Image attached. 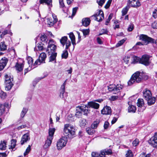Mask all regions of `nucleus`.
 <instances>
[{
  "mask_svg": "<svg viewBox=\"0 0 157 157\" xmlns=\"http://www.w3.org/2000/svg\"><path fill=\"white\" fill-rule=\"evenodd\" d=\"M128 4L133 7L140 6V2L137 0H129Z\"/></svg>",
  "mask_w": 157,
  "mask_h": 157,
  "instance_id": "14",
  "label": "nucleus"
},
{
  "mask_svg": "<svg viewBox=\"0 0 157 157\" xmlns=\"http://www.w3.org/2000/svg\"><path fill=\"white\" fill-rule=\"evenodd\" d=\"M139 141L137 139H136L132 142V144L134 146H136L139 144Z\"/></svg>",
  "mask_w": 157,
  "mask_h": 157,
  "instance_id": "50",
  "label": "nucleus"
},
{
  "mask_svg": "<svg viewBox=\"0 0 157 157\" xmlns=\"http://www.w3.org/2000/svg\"><path fill=\"white\" fill-rule=\"evenodd\" d=\"M112 150L110 149H105L101 151V154L102 155L101 156H104L105 155H109L112 154Z\"/></svg>",
  "mask_w": 157,
  "mask_h": 157,
  "instance_id": "22",
  "label": "nucleus"
},
{
  "mask_svg": "<svg viewBox=\"0 0 157 157\" xmlns=\"http://www.w3.org/2000/svg\"><path fill=\"white\" fill-rule=\"evenodd\" d=\"M52 15L53 18V21L52 19H48L47 21L48 24L50 26H53L58 21V19L56 15L54 14H53Z\"/></svg>",
  "mask_w": 157,
  "mask_h": 157,
  "instance_id": "17",
  "label": "nucleus"
},
{
  "mask_svg": "<svg viewBox=\"0 0 157 157\" xmlns=\"http://www.w3.org/2000/svg\"><path fill=\"white\" fill-rule=\"evenodd\" d=\"M48 75V73L47 72H45V75L43 77L40 78H38L35 79L34 80L33 82V85L34 87H35L37 82L41 79L44 78L45 77H47Z\"/></svg>",
  "mask_w": 157,
  "mask_h": 157,
  "instance_id": "23",
  "label": "nucleus"
},
{
  "mask_svg": "<svg viewBox=\"0 0 157 157\" xmlns=\"http://www.w3.org/2000/svg\"><path fill=\"white\" fill-rule=\"evenodd\" d=\"M126 40V39L125 38L119 41L117 44L116 45V47H118L122 45L125 42Z\"/></svg>",
  "mask_w": 157,
  "mask_h": 157,
  "instance_id": "41",
  "label": "nucleus"
},
{
  "mask_svg": "<svg viewBox=\"0 0 157 157\" xmlns=\"http://www.w3.org/2000/svg\"><path fill=\"white\" fill-rule=\"evenodd\" d=\"M83 106H78L77 107L76 109V113L75 114L76 117L78 118H79L82 115V113Z\"/></svg>",
  "mask_w": 157,
  "mask_h": 157,
  "instance_id": "19",
  "label": "nucleus"
},
{
  "mask_svg": "<svg viewBox=\"0 0 157 157\" xmlns=\"http://www.w3.org/2000/svg\"><path fill=\"white\" fill-rule=\"evenodd\" d=\"M92 157H101V156L100 154H98L95 152H92L91 154Z\"/></svg>",
  "mask_w": 157,
  "mask_h": 157,
  "instance_id": "53",
  "label": "nucleus"
},
{
  "mask_svg": "<svg viewBox=\"0 0 157 157\" xmlns=\"http://www.w3.org/2000/svg\"><path fill=\"white\" fill-rule=\"evenodd\" d=\"M94 17L95 20L99 22L101 21L102 20V17L103 19L104 18L103 11L101 10H99L98 12L90 17L92 19Z\"/></svg>",
  "mask_w": 157,
  "mask_h": 157,
  "instance_id": "9",
  "label": "nucleus"
},
{
  "mask_svg": "<svg viewBox=\"0 0 157 157\" xmlns=\"http://www.w3.org/2000/svg\"><path fill=\"white\" fill-rule=\"evenodd\" d=\"M153 16L154 18H156L157 17V10L155 9L153 12Z\"/></svg>",
  "mask_w": 157,
  "mask_h": 157,
  "instance_id": "61",
  "label": "nucleus"
},
{
  "mask_svg": "<svg viewBox=\"0 0 157 157\" xmlns=\"http://www.w3.org/2000/svg\"><path fill=\"white\" fill-rule=\"evenodd\" d=\"M137 105L139 107L141 108L144 105V102L143 99H139L136 103Z\"/></svg>",
  "mask_w": 157,
  "mask_h": 157,
  "instance_id": "31",
  "label": "nucleus"
},
{
  "mask_svg": "<svg viewBox=\"0 0 157 157\" xmlns=\"http://www.w3.org/2000/svg\"><path fill=\"white\" fill-rule=\"evenodd\" d=\"M6 153H0V157H6Z\"/></svg>",
  "mask_w": 157,
  "mask_h": 157,
  "instance_id": "64",
  "label": "nucleus"
},
{
  "mask_svg": "<svg viewBox=\"0 0 157 157\" xmlns=\"http://www.w3.org/2000/svg\"><path fill=\"white\" fill-rule=\"evenodd\" d=\"M133 155L132 151L131 150H128L126 154V157H133Z\"/></svg>",
  "mask_w": 157,
  "mask_h": 157,
  "instance_id": "48",
  "label": "nucleus"
},
{
  "mask_svg": "<svg viewBox=\"0 0 157 157\" xmlns=\"http://www.w3.org/2000/svg\"><path fill=\"white\" fill-rule=\"evenodd\" d=\"M117 118L114 117L113 118V120L112 121H111V123H112V124H114V123H115L117 121Z\"/></svg>",
  "mask_w": 157,
  "mask_h": 157,
  "instance_id": "63",
  "label": "nucleus"
},
{
  "mask_svg": "<svg viewBox=\"0 0 157 157\" xmlns=\"http://www.w3.org/2000/svg\"><path fill=\"white\" fill-rule=\"evenodd\" d=\"M78 9V7H75L73 8L72 10V13L71 16L72 17H73L75 15Z\"/></svg>",
  "mask_w": 157,
  "mask_h": 157,
  "instance_id": "52",
  "label": "nucleus"
},
{
  "mask_svg": "<svg viewBox=\"0 0 157 157\" xmlns=\"http://www.w3.org/2000/svg\"><path fill=\"white\" fill-rule=\"evenodd\" d=\"M68 38L67 36H64L62 37L60 40V43L64 47L66 44V48L65 50L63 51V53L62 54V57L63 58L67 59L68 56V52L67 49H69L70 46H71V41L69 40H67Z\"/></svg>",
  "mask_w": 157,
  "mask_h": 157,
  "instance_id": "2",
  "label": "nucleus"
},
{
  "mask_svg": "<svg viewBox=\"0 0 157 157\" xmlns=\"http://www.w3.org/2000/svg\"><path fill=\"white\" fill-rule=\"evenodd\" d=\"M42 43H38L37 44V45L36 46V47L34 48V50L35 51L36 50H40L42 51L44 49V47Z\"/></svg>",
  "mask_w": 157,
  "mask_h": 157,
  "instance_id": "28",
  "label": "nucleus"
},
{
  "mask_svg": "<svg viewBox=\"0 0 157 157\" xmlns=\"http://www.w3.org/2000/svg\"><path fill=\"white\" fill-rule=\"evenodd\" d=\"M64 135L63 137L57 142V147L58 150H61L65 146L67 142V138L71 139L75 136V128L69 124H65L63 129Z\"/></svg>",
  "mask_w": 157,
  "mask_h": 157,
  "instance_id": "1",
  "label": "nucleus"
},
{
  "mask_svg": "<svg viewBox=\"0 0 157 157\" xmlns=\"http://www.w3.org/2000/svg\"><path fill=\"white\" fill-rule=\"evenodd\" d=\"M52 0H40V3L42 4L45 3L48 6H52Z\"/></svg>",
  "mask_w": 157,
  "mask_h": 157,
  "instance_id": "36",
  "label": "nucleus"
},
{
  "mask_svg": "<svg viewBox=\"0 0 157 157\" xmlns=\"http://www.w3.org/2000/svg\"><path fill=\"white\" fill-rule=\"evenodd\" d=\"M65 89H60V90L59 96L61 98L65 100L66 98V94L65 93Z\"/></svg>",
  "mask_w": 157,
  "mask_h": 157,
  "instance_id": "30",
  "label": "nucleus"
},
{
  "mask_svg": "<svg viewBox=\"0 0 157 157\" xmlns=\"http://www.w3.org/2000/svg\"><path fill=\"white\" fill-rule=\"evenodd\" d=\"M81 31L82 32L83 35L85 36L88 35L89 33L90 30L89 29H82Z\"/></svg>",
  "mask_w": 157,
  "mask_h": 157,
  "instance_id": "40",
  "label": "nucleus"
},
{
  "mask_svg": "<svg viewBox=\"0 0 157 157\" xmlns=\"http://www.w3.org/2000/svg\"><path fill=\"white\" fill-rule=\"evenodd\" d=\"M109 125V123L107 121H105V122L104 127L105 129H107Z\"/></svg>",
  "mask_w": 157,
  "mask_h": 157,
  "instance_id": "59",
  "label": "nucleus"
},
{
  "mask_svg": "<svg viewBox=\"0 0 157 157\" xmlns=\"http://www.w3.org/2000/svg\"><path fill=\"white\" fill-rule=\"evenodd\" d=\"M31 150V146L30 145H29L28 147L26 148V151L24 152V156L26 155L27 154H28L30 151Z\"/></svg>",
  "mask_w": 157,
  "mask_h": 157,
  "instance_id": "46",
  "label": "nucleus"
},
{
  "mask_svg": "<svg viewBox=\"0 0 157 157\" xmlns=\"http://www.w3.org/2000/svg\"><path fill=\"white\" fill-rule=\"evenodd\" d=\"M151 98L148 99L146 100L147 101V103L149 105H151L154 104L156 100L155 98L154 97H152V95L151 96Z\"/></svg>",
  "mask_w": 157,
  "mask_h": 157,
  "instance_id": "27",
  "label": "nucleus"
},
{
  "mask_svg": "<svg viewBox=\"0 0 157 157\" xmlns=\"http://www.w3.org/2000/svg\"><path fill=\"white\" fill-rule=\"evenodd\" d=\"M108 90L109 91H113L114 94H120V90H121L123 86L121 85L111 84L108 86Z\"/></svg>",
  "mask_w": 157,
  "mask_h": 157,
  "instance_id": "7",
  "label": "nucleus"
},
{
  "mask_svg": "<svg viewBox=\"0 0 157 157\" xmlns=\"http://www.w3.org/2000/svg\"><path fill=\"white\" fill-rule=\"evenodd\" d=\"M129 112H132L134 113L136 110V107L133 105H129L128 108Z\"/></svg>",
  "mask_w": 157,
  "mask_h": 157,
  "instance_id": "34",
  "label": "nucleus"
},
{
  "mask_svg": "<svg viewBox=\"0 0 157 157\" xmlns=\"http://www.w3.org/2000/svg\"><path fill=\"white\" fill-rule=\"evenodd\" d=\"M28 62V64L30 65H32L33 64V59L31 57H29L27 58Z\"/></svg>",
  "mask_w": 157,
  "mask_h": 157,
  "instance_id": "47",
  "label": "nucleus"
},
{
  "mask_svg": "<svg viewBox=\"0 0 157 157\" xmlns=\"http://www.w3.org/2000/svg\"><path fill=\"white\" fill-rule=\"evenodd\" d=\"M69 37L70 38L71 41L75 40V36L72 33H70Z\"/></svg>",
  "mask_w": 157,
  "mask_h": 157,
  "instance_id": "56",
  "label": "nucleus"
},
{
  "mask_svg": "<svg viewBox=\"0 0 157 157\" xmlns=\"http://www.w3.org/2000/svg\"><path fill=\"white\" fill-rule=\"evenodd\" d=\"M87 108L91 107L95 109H98L99 107V105L93 101H90L88 103Z\"/></svg>",
  "mask_w": 157,
  "mask_h": 157,
  "instance_id": "18",
  "label": "nucleus"
},
{
  "mask_svg": "<svg viewBox=\"0 0 157 157\" xmlns=\"http://www.w3.org/2000/svg\"><path fill=\"white\" fill-rule=\"evenodd\" d=\"M100 121L98 120H96L94 121L91 125V127L93 128H96L99 123Z\"/></svg>",
  "mask_w": 157,
  "mask_h": 157,
  "instance_id": "38",
  "label": "nucleus"
},
{
  "mask_svg": "<svg viewBox=\"0 0 157 157\" xmlns=\"http://www.w3.org/2000/svg\"><path fill=\"white\" fill-rule=\"evenodd\" d=\"M105 0H97L96 2L98 4L99 6L101 7L105 3Z\"/></svg>",
  "mask_w": 157,
  "mask_h": 157,
  "instance_id": "44",
  "label": "nucleus"
},
{
  "mask_svg": "<svg viewBox=\"0 0 157 157\" xmlns=\"http://www.w3.org/2000/svg\"><path fill=\"white\" fill-rule=\"evenodd\" d=\"M5 111L4 107L2 104L0 105V116L2 115Z\"/></svg>",
  "mask_w": 157,
  "mask_h": 157,
  "instance_id": "45",
  "label": "nucleus"
},
{
  "mask_svg": "<svg viewBox=\"0 0 157 157\" xmlns=\"http://www.w3.org/2000/svg\"><path fill=\"white\" fill-rule=\"evenodd\" d=\"M7 46L4 42H2L0 43V49L1 51H3L6 50Z\"/></svg>",
  "mask_w": 157,
  "mask_h": 157,
  "instance_id": "33",
  "label": "nucleus"
},
{
  "mask_svg": "<svg viewBox=\"0 0 157 157\" xmlns=\"http://www.w3.org/2000/svg\"><path fill=\"white\" fill-rule=\"evenodd\" d=\"M40 39L42 42H46L48 41L47 36L45 34L41 35L40 36Z\"/></svg>",
  "mask_w": 157,
  "mask_h": 157,
  "instance_id": "39",
  "label": "nucleus"
},
{
  "mask_svg": "<svg viewBox=\"0 0 157 157\" xmlns=\"http://www.w3.org/2000/svg\"><path fill=\"white\" fill-rule=\"evenodd\" d=\"M16 140H15V139H13L11 140V145L10 147L12 149H13L16 146Z\"/></svg>",
  "mask_w": 157,
  "mask_h": 157,
  "instance_id": "42",
  "label": "nucleus"
},
{
  "mask_svg": "<svg viewBox=\"0 0 157 157\" xmlns=\"http://www.w3.org/2000/svg\"><path fill=\"white\" fill-rule=\"evenodd\" d=\"M151 26L153 29H157V21H155L152 23Z\"/></svg>",
  "mask_w": 157,
  "mask_h": 157,
  "instance_id": "58",
  "label": "nucleus"
},
{
  "mask_svg": "<svg viewBox=\"0 0 157 157\" xmlns=\"http://www.w3.org/2000/svg\"><path fill=\"white\" fill-rule=\"evenodd\" d=\"M90 20L89 18H84L82 19V25L85 27L87 26L90 24Z\"/></svg>",
  "mask_w": 157,
  "mask_h": 157,
  "instance_id": "21",
  "label": "nucleus"
},
{
  "mask_svg": "<svg viewBox=\"0 0 157 157\" xmlns=\"http://www.w3.org/2000/svg\"><path fill=\"white\" fill-rule=\"evenodd\" d=\"M48 54L49 55H50L49 57V62L55 61V63H56V57L57 56V53Z\"/></svg>",
  "mask_w": 157,
  "mask_h": 157,
  "instance_id": "25",
  "label": "nucleus"
},
{
  "mask_svg": "<svg viewBox=\"0 0 157 157\" xmlns=\"http://www.w3.org/2000/svg\"><path fill=\"white\" fill-rule=\"evenodd\" d=\"M15 67L16 70L19 71H21L23 70L24 67V64L23 63H19L18 62L16 63Z\"/></svg>",
  "mask_w": 157,
  "mask_h": 157,
  "instance_id": "24",
  "label": "nucleus"
},
{
  "mask_svg": "<svg viewBox=\"0 0 157 157\" xmlns=\"http://www.w3.org/2000/svg\"><path fill=\"white\" fill-rule=\"evenodd\" d=\"M86 132L90 135L93 134L95 132L94 128H92L91 127L90 128L89 127L87 128L86 129Z\"/></svg>",
  "mask_w": 157,
  "mask_h": 157,
  "instance_id": "37",
  "label": "nucleus"
},
{
  "mask_svg": "<svg viewBox=\"0 0 157 157\" xmlns=\"http://www.w3.org/2000/svg\"><path fill=\"white\" fill-rule=\"evenodd\" d=\"M112 0H109L107 2L105 6V8L106 9H108L110 6Z\"/></svg>",
  "mask_w": 157,
  "mask_h": 157,
  "instance_id": "51",
  "label": "nucleus"
},
{
  "mask_svg": "<svg viewBox=\"0 0 157 157\" xmlns=\"http://www.w3.org/2000/svg\"><path fill=\"white\" fill-rule=\"evenodd\" d=\"M148 143L154 147H157V132L155 133L154 135L150 139Z\"/></svg>",
  "mask_w": 157,
  "mask_h": 157,
  "instance_id": "10",
  "label": "nucleus"
},
{
  "mask_svg": "<svg viewBox=\"0 0 157 157\" xmlns=\"http://www.w3.org/2000/svg\"><path fill=\"white\" fill-rule=\"evenodd\" d=\"M5 84L6 90H10L13 85V79L10 75L6 74L5 75Z\"/></svg>",
  "mask_w": 157,
  "mask_h": 157,
  "instance_id": "5",
  "label": "nucleus"
},
{
  "mask_svg": "<svg viewBox=\"0 0 157 157\" xmlns=\"http://www.w3.org/2000/svg\"><path fill=\"white\" fill-rule=\"evenodd\" d=\"M151 57V56L148 55H143L140 58H139L137 57H135L134 58L133 62L134 63L139 62L140 63L143 64L146 66H148L151 63L149 60Z\"/></svg>",
  "mask_w": 157,
  "mask_h": 157,
  "instance_id": "4",
  "label": "nucleus"
},
{
  "mask_svg": "<svg viewBox=\"0 0 157 157\" xmlns=\"http://www.w3.org/2000/svg\"><path fill=\"white\" fill-rule=\"evenodd\" d=\"M0 96L2 99H4L6 97V94L3 91H1L0 93Z\"/></svg>",
  "mask_w": 157,
  "mask_h": 157,
  "instance_id": "55",
  "label": "nucleus"
},
{
  "mask_svg": "<svg viewBox=\"0 0 157 157\" xmlns=\"http://www.w3.org/2000/svg\"><path fill=\"white\" fill-rule=\"evenodd\" d=\"M143 97L145 99H148L152 95L151 91L147 89H145L143 92Z\"/></svg>",
  "mask_w": 157,
  "mask_h": 157,
  "instance_id": "13",
  "label": "nucleus"
},
{
  "mask_svg": "<svg viewBox=\"0 0 157 157\" xmlns=\"http://www.w3.org/2000/svg\"><path fill=\"white\" fill-rule=\"evenodd\" d=\"M55 131V129L54 128H50L48 130L49 136L48 137H51V138L53 139V137Z\"/></svg>",
  "mask_w": 157,
  "mask_h": 157,
  "instance_id": "29",
  "label": "nucleus"
},
{
  "mask_svg": "<svg viewBox=\"0 0 157 157\" xmlns=\"http://www.w3.org/2000/svg\"><path fill=\"white\" fill-rule=\"evenodd\" d=\"M134 28V25L132 24L129 25L128 29V31L129 32L132 31Z\"/></svg>",
  "mask_w": 157,
  "mask_h": 157,
  "instance_id": "60",
  "label": "nucleus"
},
{
  "mask_svg": "<svg viewBox=\"0 0 157 157\" xmlns=\"http://www.w3.org/2000/svg\"><path fill=\"white\" fill-rule=\"evenodd\" d=\"M142 72L143 73V77H142V80L143 79H144L145 80H147L148 78V76L147 75H145V74H144L143 72Z\"/></svg>",
  "mask_w": 157,
  "mask_h": 157,
  "instance_id": "62",
  "label": "nucleus"
},
{
  "mask_svg": "<svg viewBox=\"0 0 157 157\" xmlns=\"http://www.w3.org/2000/svg\"><path fill=\"white\" fill-rule=\"evenodd\" d=\"M7 142L5 140L1 141L0 143V150L3 151L6 149Z\"/></svg>",
  "mask_w": 157,
  "mask_h": 157,
  "instance_id": "26",
  "label": "nucleus"
},
{
  "mask_svg": "<svg viewBox=\"0 0 157 157\" xmlns=\"http://www.w3.org/2000/svg\"><path fill=\"white\" fill-rule=\"evenodd\" d=\"M151 154H146L144 152L142 153L141 155H140L139 157H150Z\"/></svg>",
  "mask_w": 157,
  "mask_h": 157,
  "instance_id": "54",
  "label": "nucleus"
},
{
  "mask_svg": "<svg viewBox=\"0 0 157 157\" xmlns=\"http://www.w3.org/2000/svg\"><path fill=\"white\" fill-rule=\"evenodd\" d=\"M139 39L144 41L146 45L151 43L152 44H155L157 45V39L155 40L146 35L141 34L139 36Z\"/></svg>",
  "mask_w": 157,
  "mask_h": 157,
  "instance_id": "6",
  "label": "nucleus"
},
{
  "mask_svg": "<svg viewBox=\"0 0 157 157\" xmlns=\"http://www.w3.org/2000/svg\"><path fill=\"white\" fill-rule=\"evenodd\" d=\"M130 8L129 6L128 5L125 7L123 8L121 11L122 16H124L127 13Z\"/></svg>",
  "mask_w": 157,
  "mask_h": 157,
  "instance_id": "32",
  "label": "nucleus"
},
{
  "mask_svg": "<svg viewBox=\"0 0 157 157\" xmlns=\"http://www.w3.org/2000/svg\"><path fill=\"white\" fill-rule=\"evenodd\" d=\"M87 123V122L86 119H81L80 121V125L82 126H85L86 124Z\"/></svg>",
  "mask_w": 157,
  "mask_h": 157,
  "instance_id": "43",
  "label": "nucleus"
},
{
  "mask_svg": "<svg viewBox=\"0 0 157 157\" xmlns=\"http://www.w3.org/2000/svg\"><path fill=\"white\" fill-rule=\"evenodd\" d=\"M46 58V55L44 52L41 53L40 55L39 58L35 62L33 65L34 66L40 65L42 63H45V60Z\"/></svg>",
  "mask_w": 157,
  "mask_h": 157,
  "instance_id": "8",
  "label": "nucleus"
},
{
  "mask_svg": "<svg viewBox=\"0 0 157 157\" xmlns=\"http://www.w3.org/2000/svg\"><path fill=\"white\" fill-rule=\"evenodd\" d=\"M28 111V109L27 108H23L21 113V118H23L25 116V114Z\"/></svg>",
  "mask_w": 157,
  "mask_h": 157,
  "instance_id": "35",
  "label": "nucleus"
},
{
  "mask_svg": "<svg viewBox=\"0 0 157 157\" xmlns=\"http://www.w3.org/2000/svg\"><path fill=\"white\" fill-rule=\"evenodd\" d=\"M57 47L54 44H50L48 45L47 47V51L48 52V53H56V52Z\"/></svg>",
  "mask_w": 157,
  "mask_h": 157,
  "instance_id": "12",
  "label": "nucleus"
},
{
  "mask_svg": "<svg viewBox=\"0 0 157 157\" xmlns=\"http://www.w3.org/2000/svg\"><path fill=\"white\" fill-rule=\"evenodd\" d=\"M60 7L63 8L65 6L64 3L63 2V0H59Z\"/></svg>",
  "mask_w": 157,
  "mask_h": 157,
  "instance_id": "57",
  "label": "nucleus"
},
{
  "mask_svg": "<svg viewBox=\"0 0 157 157\" xmlns=\"http://www.w3.org/2000/svg\"><path fill=\"white\" fill-rule=\"evenodd\" d=\"M8 61V59L5 57L2 58L0 60V71L2 70L6 66Z\"/></svg>",
  "mask_w": 157,
  "mask_h": 157,
  "instance_id": "11",
  "label": "nucleus"
},
{
  "mask_svg": "<svg viewBox=\"0 0 157 157\" xmlns=\"http://www.w3.org/2000/svg\"><path fill=\"white\" fill-rule=\"evenodd\" d=\"M30 140L29 133H27L24 134L22 136L21 141V144L22 145Z\"/></svg>",
  "mask_w": 157,
  "mask_h": 157,
  "instance_id": "15",
  "label": "nucleus"
},
{
  "mask_svg": "<svg viewBox=\"0 0 157 157\" xmlns=\"http://www.w3.org/2000/svg\"><path fill=\"white\" fill-rule=\"evenodd\" d=\"M101 113L105 115H109L111 113V110L110 107L106 106H105L101 110Z\"/></svg>",
  "mask_w": 157,
  "mask_h": 157,
  "instance_id": "16",
  "label": "nucleus"
},
{
  "mask_svg": "<svg viewBox=\"0 0 157 157\" xmlns=\"http://www.w3.org/2000/svg\"><path fill=\"white\" fill-rule=\"evenodd\" d=\"M143 73L137 71L133 74L130 79L128 81V85L130 86L135 82H140L142 80Z\"/></svg>",
  "mask_w": 157,
  "mask_h": 157,
  "instance_id": "3",
  "label": "nucleus"
},
{
  "mask_svg": "<svg viewBox=\"0 0 157 157\" xmlns=\"http://www.w3.org/2000/svg\"><path fill=\"white\" fill-rule=\"evenodd\" d=\"M52 139L51 137H48L44 144L43 146V148L46 149L49 147L51 145Z\"/></svg>",
  "mask_w": 157,
  "mask_h": 157,
  "instance_id": "20",
  "label": "nucleus"
},
{
  "mask_svg": "<svg viewBox=\"0 0 157 157\" xmlns=\"http://www.w3.org/2000/svg\"><path fill=\"white\" fill-rule=\"evenodd\" d=\"M84 105L83 106V107L82 113H83L84 115H87L88 112V110L86 109H84V108H85L86 107H87V105H85V107H84Z\"/></svg>",
  "mask_w": 157,
  "mask_h": 157,
  "instance_id": "49",
  "label": "nucleus"
}]
</instances>
